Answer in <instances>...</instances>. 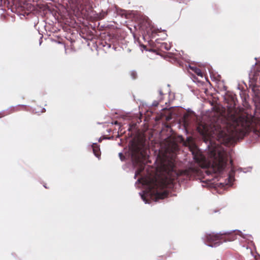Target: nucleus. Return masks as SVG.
<instances>
[{"label": "nucleus", "mask_w": 260, "mask_h": 260, "mask_svg": "<svg viewBox=\"0 0 260 260\" xmlns=\"http://www.w3.org/2000/svg\"><path fill=\"white\" fill-rule=\"evenodd\" d=\"M209 156L211 160L209 164L210 166L206 171L207 174L221 173L226 165V152L219 147H211L209 150Z\"/></svg>", "instance_id": "obj_3"}, {"label": "nucleus", "mask_w": 260, "mask_h": 260, "mask_svg": "<svg viewBox=\"0 0 260 260\" xmlns=\"http://www.w3.org/2000/svg\"><path fill=\"white\" fill-rule=\"evenodd\" d=\"M211 123L200 124L197 129L203 136L205 142L212 144L208 138L215 137L221 143L233 144L242 139L251 129V122L248 117L237 113L235 110L228 109L224 114L213 111L210 114Z\"/></svg>", "instance_id": "obj_1"}, {"label": "nucleus", "mask_w": 260, "mask_h": 260, "mask_svg": "<svg viewBox=\"0 0 260 260\" xmlns=\"http://www.w3.org/2000/svg\"><path fill=\"white\" fill-rule=\"evenodd\" d=\"M192 154L194 155L193 152H192ZM193 158H194V159L198 160V159L196 158V156L195 155H193Z\"/></svg>", "instance_id": "obj_16"}, {"label": "nucleus", "mask_w": 260, "mask_h": 260, "mask_svg": "<svg viewBox=\"0 0 260 260\" xmlns=\"http://www.w3.org/2000/svg\"><path fill=\"white\" fill-rule=\"evenodd\" d=\"M131 153L133 163L139 165V168L135 172L134 177L136 178L144 170L145 163L147 162L149 157L148 150L139 145L134 144L131 148Z\"/></svg>", "instance_id": "obj_4"}, {"label": "nucleus", "mask_w": 260, "mask_h": 260, "mask_svg": "<svg viewBox=\"0 0 260 260\" xmlns=\"http://www.w3.org/2000/svg\"><path fill=\"white\" fill-rule=\"evenodd\" d=\"M114 124H118V122H117V121H115V122H114Z\"/></svg>", "instance_id": "obj_19"}, {"label": "nucleus", "mask_w": 260, "mask_h": 260, "mask_svg": "<svg viewBox=\"0 0 260 260\" xmlns=\"http://www.w3.org/2000/svg\"><path fill=\"white\" fill-rule=\"evenodd\" d=\"M0 115H1V113H0ZM4 116V115H2V116H0V117H2V116Z\"/></svg>", "instance_id": "obj_21"}, {"label": "nucleus", "mask_w": 260, "mask_h": 260, "mask_svg": "<svg viewBox=\"0 0 260 260\" xmlns=\"http://www.w3.org/2000/svg\"><path fill=\"white\" fill-rule=\"evenodd\" d=\"M91 147L94 155L99 158L100 156V149L99 146L96 143H93Z\"/></svg>", "instance_id": "obj_7"}, {"label": "nucleus", "mask_w": 260, "mask_h": 260, "mask_svg": "<svg viewBox=\"0 0 260 260\" xmlns=\"http://www.w3.org/2000/svg\"><path fill=\"white\" fill-rule=\"evenodd\" d=\"M119 156L121 160H123V154L121 152L119 153Z\"/></svg>", "instance_id": "obj_15"}, {"label": "nucleus", "mask_w": 260, "mask_h": 260, "mask_svg": "<svg viewBox=\"0 0 260 260\" xmlns=\"http://www.w3.org/2000/svg\"><path fill=\"white\" fill-rule=\"evenodd\" d=\"M249 77L250 79L256 82L258 78V75H257L256 74H253V72H251L249 74Z\"/></svg>", "instance_id": "obj_10"}, {"label": "nucleus", "mask_w": 260, "mask_h": 260, "mask_svg": "<svg viewBox=\"0 0 260 260\" xmlns=\"http://www.w3.org/2000/svg\"><path fill=\"white\" fill-rule=\"evenodd\" d=\"M108 47H110V45H108Z\"/></svg>", "instance_id": "obj_22"}, {"label": "nucleus", "mask_w": 260, "mask_h": 260, "mask_svg": "<svg viewBox=\"0 0 260 260\" xmlns=\"http://www.w3.org/2000/svg\"><path fill=\"white\" fill-rule=\"evenodd\" d=\"M161 48L169 50L171 49V45L170 44H168L167 43H164L161 45Z\"/></svg>", "instance_id": "obj_12"}, {"label": "nucleus", "mask_w": 260, "mask_h": 260, "mask_svg": "<svg viewBox=\"0 0 260 260\" xmlns=\"http://www.w3.org/2000/svg\"><path fill=\"white\" fill-rule=\"evenodd\" d=\"M190 68L199 76L203 77L201 70L196 67H190Z\"/></svg>", "instance_id": "obj_9"}, {"label": "nucleus", "mask_w": 260, "mask_h": 260, "mask_svg": "<svg viewBox=\"0 0 260 260\" xmlns=\"http://www.w3.org/2000/svg\"><path fill=\"white\" fill-rule=\"evenodd\" d=\"M252 169V168L250 167H247V168H240L239 169V170L241 171V172H243V173H247V172H249L251 171Z\"/></svg>", "instance_id": "obj_11"}, {"label": "nucleus", "mask_w": 260, "mask_h": 260, "mask_svg": "<svg viewBox=\"0 0 260 260\" xmlns=\"http://www.w3.org/2000/svg\"><path fill=\"white\" fill-rule=\"evenodd\" d=\"M102 141V138H100L99 139V142H101Z\"/></svg>", "instance_id": "obj_18"}, {"label": "nucleus", "mask_w": 260, "mask_h": 260, "mask_svg": "<svg viewBox=\"0 0 260 260\" xmlns=\"http://www.w3.org/2000/svg\"><path fill=\"white\" fill-rule=\"evenodd\" d=\"M233 232H236V235H239L243 239L251 241L252 239L251 235L249 234H244L239 230H233L226 232H220L219 234H215L214 233L206 234L203 237L204 242L209 247H215L219 246L220 243L218 241L220 240V237L223 235H230Z\"/></svg>", "instance_id": "obj_5"}, {"label": "nucleus", "mask_w": 260, "mask_h": 260, "mask_svg": "<svg viewBox=\"0 0 260 260\" xmlns=\"http://www.w3.org/2000/svg\"><path fill=\"white\" fill-rule=\"evenodd\" d=\"M131 75L133 79H135L137 76V73L135 71H133L131 72Z\"/></svg>", "instance_id": "obj_14"}, {"label": "nucleus", "mask_w": 260, "mask_h": 260, "mask_svg": "<svg viewBox=\"0 0 260 260\" xmlns=\"http://www.w3.org/2000/svg\"><path fill=\"white\" fill-rule=\"evenodd\" d=\"M108 14L107 12H102L100 14L99 18L100 19H103Z\"/></svg>", "instance_id": "obj_13"}, {"label": "nucleus", "mask_w": 260, "mask_h": 260, "mask_svg": "<svg viewBox=\"0 0 260 260\" xmlns=\"http://www.w3.org/2000/svg\"><path fill=\"white\" fill-rule=\"evenodd\" d=\"M174 167L172 162H169L168 166L162 162L156 177L153 179L142 178L138 179L136 185L138 183H141L142 185L146 186L145 191L139 192L141 199L145 204H149L147 198L156 202L167 196L168 191L166 188L173 187V181L176 177L177 174Z\"/></svg>", "instance_id": "obj_2"}, {"label": "nucleus", "mask_w": 260, "mask_h": 260, "mask_svg": "<svg viewBox=\"0 0 260 260\" xmlns=\"http://www.w3.org/2000/svg\"><path fill=\"white\" fill-rule=\"evenodd\" d=\"M236 238H233V239H231V240H234V239H235Z\"/></svg>", "instance_id": "obj_20"}, {"label": "nucleus", "mask_w": 260, "mask_h": 260, "mask_svg": "<svg viewBox=\"0 0 260 260\" xmlns=\"http://www.w3.org/2000/svg\"><path fill=\"white\" fill-rule=\"evenodd\" d=\"M234 180V173L232 172L229 174L224 182H220L219 184L222 187H224L225 186H231Z\"/></svg>", "instance_id": "obj_6"}, {"label": "nucleus", "mask_w": 260, "mask_h": 260, "mask_svg": "<svg viewBox=\"0 0 260 260\" xmlns=\"http://www.w3.org/2000/svg\"><path fill=\"white\" fill-rule=\"evenodd\" d=\"M45 111V108H43L42 109V110L41 111L42 113L44 112V111Z\"/></svg>", "instance_id": "obj_17"}, {"label": "nucleus", "mask_w": 260, "mask_h": 260, "mask_svg": "<svg viewBox=\"0 0 260 260\" xmlns=\"http://www.w3.org/2000/svg\"><path fill=\"white\" fill-rule=\"evenodd\" d=\"M159 93L160 94L159 97L158 98V100L154 101L152 104V105L154 107H157L159 104V102H160L162 100V91L161 90H159Z\"/></svg>", "instance_id": "obj_8"}]
</instances>
